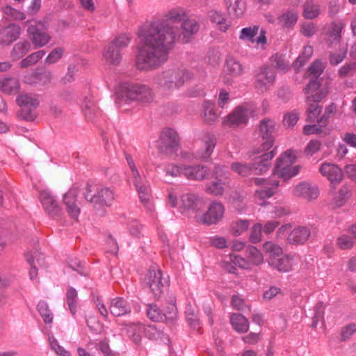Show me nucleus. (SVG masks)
<instances>
[{
    "instance_id": "obj_1",
    "label": "nucleus",
    "mask_w": 356,
    "mask_h": 356,
    "mask_svg": "<svg viewBox=\"0 0 356 356\" xmlns=\"http://www.w3.org/2000/svg\"><path fill=\"white\" fill-rule=\"evenodd\" d=\"M186 17L184 8H174L164 18L151 21L140 27L135 61L138 70H152L168 60L170 50L180 37L179 28L174 24L184 21Z\"/></svg>"
},
{
    "instance_id": "obj_2",
    "label": "nucleus",
    "mask_w": 356,
    "mask_h": 356,
    "mask_svg": "<svg viewBox=\"0 0 356 356\" xmlns=\"http://www.w3.org/2000/svg\"><path fill=\"white\" fill-rule=\"evenodd\" d=\"M188 74L185 70L167 69L158 73L154 78V82L165 93L172 94L184 86L189 77Z\"/></svg>"
},
{
    "instance_id": "obj_3",
    "label": "nucleus",
    "mask_w": 356,
    "mask_h": 356,
    "mask_svg": "<svg viewBox=\"0 0 356 356\" xmlns=\"http://www.w3.org/2000/svg\"><path fill=\"white\" fill-rule=\"evenodd\" d=\"M116 104L120 106L132 102H150L154 95L151 88L145 85L133 84L124 86L117 92Z\"/></svg>"
},
{
    "instance_id": "obj_4",
    "label": "nucleus",
    "mask_w": 356,
    "mask_h": 356,
    "mask_svg": "<svg viewBox=\"0 0 356 356\" xmlns=\"http://www.w3.org/2000/svg\"><path fill=\"white\" fill-rule=\"evenodd\" d=\"M297 159L296 152L291 149L284 152L277 159V163L273 169V174L286 181L297 175L301 166L293 165Z\"/></svg>"
},
{
    "instance_id": "obj_5",
    "label": "nucleus",
    "mask_w": 356,
    "mask_h": 356,
    "mask_svg": "<svg viewBox=\"0 0 356 356\" xmlns=\"http://www.w3.org/2000/svg\"><path fill=\"white\" fill-rule=\"evenodd\" d=\"M26 24L27 25V36L34 49L44 47L51 42L52 37L47 31L44 22L31 19L27 21Z\"/></svg>"
},
{
    "instance_id": "obj_6",
    "label": "nucleus",
    "mask_w": 356,
    "mask_h": 356,
    "mask_svg": "<svg viewBox=\"0 0 356 356\" xmlns=\"http://www.w3.org/2000/svg\"><path fill=\"white\" fill-rule=\"evenodd\" d=\"M131 172L132 182L137 191L141 203L149 211L154 209L152 202L151 189L149 181L145 177L142 176L138 170H134Z\"/></svg>"
},
{
    "instance_id": "obj_7",
    "label": "nucleus",
    "mask_w": 356,
    "mask_h": 356,
    "mask_svg": "<svg viewBox=\"0 0 356 356\" xmlns=\"http://www.w3.org/2000/svg\"><path fill=\"white\" fill-rule=\"evenodd\" d=\"M145 282L151 289L155 298H159L168 285L167 277L157 266H152L146 275Z\"/></svg>"
},
{
    "instance_id": "obj_8",
    "label": "nucleus",
    "mask_w": 356,
    "mask_h": 356,
    "mask_svg": "<svg viewBox=\"0 0 356 356\" xmlns=\"http://www.w3.org/2000/svg\"><path fill=\"white\" fill-rule=\"evenodd\" d=\"M276 78L275 70L268 66H262L256 70L254 86L260 92L268 91L274 84Z\"/></svg>"
},
{
    "instance_id": "obj_9",
    "label": "nucleus",
    "mask_w": 356,
    "mask_h": 356,
    "mask_svg": "<svg viewBox=\"0 0 356 356\" xmlns=\"http://www.w3.org/2000/svg\"><path fill=\"white\" fill-rule=\"evenodd\" d=\"M16 102L22 108L18 113V117L26 121L33 120L35 117L33 110L39 104V101L36 97L32 94H22L17 97Z\"/></svg>"
},
{
    "instance_id": "obj_10",
    "label": "nucleus",
    "mask_w": 356,
    "mask_h": 356,
    "mask_svg": "<svg viewBox=\"0 0 356 356\" xmlns=\"http://www.w3.org/2000/svg\"><path fill=\"white\" fill-rule=\"evenodd\" d=\"M251 115V110L247 105L236 106L229 115L222 119V124L229 127L245 125Z\"/></svg>"
},
{
    "instance_id": "obj_11",
    "label": "nucleus",
    "mask_w": 356,
    "mask_h": 356,
    "mask_svg": "<svg viewBox=\"0 0 356 356\" xmlns=\"http://www.w3.org/2000/svg\"><path fill=\"white\" fill-rule=\"evenodd\" d=\"M204 207V200L195 194L186 193L181 197V204L179 206L181 212L193 215L196 220L197 216L200 215Z\"/></svg>"
},
{
    "instance_id": "obj_12",
    "label": "nucleus",
    "mask_w": 356,
    "mask_h": 356,
    "mask_svg": "<svg viewBox=\"0 0 356 356\" xmlns=\"http://www.w3.org/2000/svg\"><path fill=\"white\" fill-rule=\"evenodd\" d=\"M128 332L132 337L133 341L136 343H138L140 341L141 337L140 333L142 332L150 339H161L163 341L167 339L163 332L159 330L154 325H144L140 323H136L133 325V327L129 328Z\"/></svg>"
},
{
    "instance_id": "obj_13",
    "label": "nucleus",
    "mask_w": 356,
    "mask_h": 356,
    "mask_svg": "<svg viewBox=\"0 0 356 356\" xmlns=\"http://www.w3.org/2000/svg\"><path fill=\"white\" fill-rule=\"evenodd\" d=\"M90 186L86 188L85 198L88 202L94 204L95 207L99 205L110 206L114 200L113 192L107 187L101 188L97 190L95 194H90Z\"/></svg>"
},
{
    "instance_id": "obj_14",
    "label": "nucleus",
    "mask_w": 356,
    "mask_h": 356,
    "mask_svg": "<svg viewBox=\"0 0 356 356\" xmlns=\"http://www.w3.org/2000/svg\"><path fill=\"white\" fill-rule=\"evenodd\" d=\"M225 207L220 202H213L210 204L206 213L197 216V222L206 225L218 223L223 217Z\"/></svg>"
},
{
    "instance_id": "obj_15",
    "label": "nucleus",
    "mask_w": 356,
    "mask_h": 356,
    "mask_svg": "<svg viewBox=\"0 0 356 356\" xmlns=\"http://www.w3.org/2000/svg\"><path fill=\"white\" fill-rule=\"evenodd\" d=\"M256 186L260 187L255 191V196L260 199H266L272 197L280 186L278 180L269 178L257 177L254 179Z\"/></svg>"
},
{
    "instance_id": "obj_16",
    "label": "nucleus",
    "mask_w": 356,
    "mask_h": 356,
    "mask_svg": "<svg viewBox=\"0 0 356 356\" xmlns=\"http://www.w3.org/2000/svg\"><path fill=\"white\" fill-rule=\"evenodd\" d=\"M178 146L179 138L177 133L172 129H163L159 138V149L165 154H171L177 149Z\"/></svg>"
},
{
    "instance_id": "obj_17",
    "label": "nucleus",
    "mask_w": 356,
    "mask_h": 356,
    "mask_svg": "<svg viewBox=\"0 0 356 356\" xmlns=\"http://www.w3.org/2000/svg\"><path fill=\"white\" fill-rule=\"evenodd\" d=\"M39 200L44 212L51 218L59 216L61 209L55 196L49 190H42L39 194Z\"/></svg>"
},
{
    "instance_id": "obj_18",
    "label": "nucleus",
    "mask_w": 356,
    "mask_h": 356,
    "mask_svg": "<svg viewBox=\"0 0 356 356\" xmlns=\"http://www.w3.org/2000/svg\"><path fill=\"white\" fill-rule=\"evenodd\" d=\"M260 149L254 153H261V154L255 157L253 163H251L254 175H263L268 172L271 166V160L275 154V149L268 152H264L265 151H262L261 147Z\"/></svg>"
},
{
    "instance_id": "obj_19",
    "label": "nucleus",
    "mask_w": 356,
    "mask_h": 356,
    "mask_svg": "<svg viewBox=\"0 0 356 356\" xmlns=\"http://www.w3.org/2000/svg\"><path fill=\"white\" fill-rule=\"evenodd\" d=\"M318 171L332 186H336L341 183L344 177L341 168L334 163H323L320 165Z\"/></svg>"
},
{
    "instance_id": "obj_20",
    "label": "nucleus",
    "mask_w": 356,
    "mask_h": 356,
    "mask_svg": "<svg viewBox=\"0 0 356 356\" xmlns=\"http://www.w3.org/2000/svg\"><path fill=\"white\" fill-rule=\"evenodd\" d=\"M304 90L307 103H318L328 94L327 88H321V83L318 79L311 80Z\"/></svg>"
},
{
    "instance_id": "obj_21",
    "label": "nucleus",
    "mask_w": 356,
    "mask_h": 356,
    "mask_svg": "<svg viewBox=\"0 0 356 356\" xmlns=\"http://www.w3.org/2000/svg\"><path fill=\"white\" fill-rule=\"evenodd\" d=\"M260 134L265 141L261 145L262 151H268L273 145V134L275 131V122L270 119H264L259 126Z\"/></svg>"
},
{
    "instance_id": "obj_22",
    "label": "nucleus",
    "mask_w": 356,
    "mask_h": 356,
    "mask_svg": "<svg viewBox=\"0 0 356 356\" xmlns=\"http://www.w3.org/2000/svg\"><path fill=\"white\" fill-rule=\"evenodd\" d=\"M169 312L163 314L156 305H149L147 309V317L153 321H160L165 318L168 322L172 321L177 316V309L175 304L168 307Z\"/></svg>"
},
{
    "instance_id": "obj_23",
    "label": "nucleus",
    "mask_w": 356,
    "mask_h": 356,
    "mask_svg": "<svg viewBox=\"0 0 356 356\" xmlns=\"http://www.w3.org/2000/svg\"><path fill=\"white\" fill-rule=\"evenodd\" d=\"M291 193L293 196L301 197L308 201H312L318 197L319 190L317 186L302 182L296 185L292 188Z\"/></svg>"
},
{
    "instance_id": "obj_24",
    "label": "nucleus",
    "mask_w": 356,
    "mask_h": 356,
    "mask_svg": "<svg viewBox=\"0 0 356 356\" xmlns=\"http://www.w3.org/2000/svg\"><path fill=\"white\" fill-rule=\"evenodd\" d=\"M21 35V27L15 24H10L0 29V45L8 46L17 40Z\"/></svg>"
},
{
    "instance_id": "obj_25",
    "label": "nucleus",
    "mask_w": 356,
    "mask_h": 356,
    "mask_svg": "<svg viewBox=\"0 0 356 356\" xmlns=\"http://www.w3.org/2000/svg\"><path fill=\"white\" fill-rule=\"evenodd\" d=\"M78 194L79 188L73 187L63 197V202L66 206L67 211L74 219H76L80 213V208L77 204L76 200Z\"/></svg>"
},
{
    "instance_id": "obj_26",
    "label": "nucleus",
    "mask_w": 356,
    "mask_h": 356,
    "mask_svg": "<svg viewBox=\"0 0 356 356\" xmlns=\"http://www.w3.org/2000/svg\"><path fill=\"white\" fill-rule=\"evenodd\" d=\"M183 175L190 180L202 181L208 175V169L204 165H185L182 166Z\"/></svg>"
},
{
    "instance_id": "obj_27",
    "label": "nucleus",
    "mask_w": 356,
    "mask_h": 356,
    "mask_svg": "<svg viewBox=\"0 0 356 356\" xmlns=\"http://www.w3.org/2000/svg\"><path fill=\"white\" fill-rule=\"evenodd\" d=\"M268 264L278 271L286 273L292 270L295 262L293 257L284 255L280 258L269 259Z\"/></svg>"
},
{
    "instance_id": "obj_28",
    "label": "nucleus",
    "mask_w": 356,
    "mask_h": 356,
    "mask_svg": "<svg viewBox=\"0 0 356 356\" xmlns=\"http://www.w3.org/2000/svg\"><path fill=\"white\" fill-rule=\"evenodd\" d=\"M310 234L311 230L309 227L299 226L290 232L287 240L292 244H303L308 240Z\"/></svg>"
},
{
    "instance_id": "obj_29",
    "label": "nucleus",
    "mask_w": 356,
    "mask_h": 356,
    "mask_svg": "<svg viewBox=\"0 0 356 356\" xmlns=\"http://www.w3.org/2000/svg\"><path fill=\"white\" fill-rule=\"evenodd\" d=\"M181 34L179 38H181V40L184 43L188 42L193 35L197 33L200 29V24L198 22L193 19L184 20L181 25Z\"/></svg>"
},
{
    "instance_id": "obj_30",
    "label": "nucleus",
    "mask_w": 356,
    "mask_h": 356,
    "mask_svg": "<svg viewBox=\"0 0 356 356\" xmlns=\"http://www.w3.org/2000/svg\"><path fill=\"white\" fill-rule=\"evenodd\" d=\"M109 309L114 316H121L131 312V307L127 302L120 297L111 299Z\"/></svg>"
},
{
    "instance_id": "obj_31",
    "label": "nucleus",
    "mask_w": 356,
    "mask_h": 356,
    "mask_svg": "<svg viewBox=\"0 0 356 356\" xmlns=\"http://www.w3.org/2000/svg\"><path fill=\"white\" fill-rule=\"evenodd\" d=\"M21 88L19 80L15 77L0 78V90L7 95H16Z\"/></svg>"
},
{
    "instance_id": "obj_32",
    "label": "nucleus",
    "mask_w": 356,
    "mask_h": 356,
    "mask_svg": "<svg viewBox=\"0 0 356 356\" xmlns=\"http://www.w3.org/2000/svg\"><path fill=\"white\" fill-rule=\"evenodd\" d=\"M103 57L108 65H116L122 60V54L119 49H116L115 44H108L103 53Z\"/></svg>"
},
{
    "instance_id": "obj_33",
    "label": "nucleus",
    "mask_w": 356,
    "mask_h": 356,
    "mask_svg": "<svg viewBox=\"0 0 356 356\" xmlns=\"http://www.w3.org/2000/svg\"><path fill=\"white\" fill-rule=\"evenodd\" d=\"M31 49V44L26 40H22L15 43L10 51V56L14 60H19Z\"/></svg>"
},
{
    "instance_id": "obj_34",
    "label": "nucleus",
    "mask_w": 356,
    "mask_h": 356,
    "mask_svg": "<svg viewBox=\"0 0 356 356\" xmlns=\"http://www.w3.org/2000/svg\"><path fill=\"white\" fill-rule=\"evenodd\" d=\"M82 111L89 120H92L98 113V109L93 101L92 97L90 95L86 96L81 104Z\"/></svg>"
},
{
    "instance_id": "obj_35",
    "label": "nucleus",
    "mask_w": 356,
    "mask_h": 356,
    "mask_svg": "<svg viewBox=\"0 0 356 356\" xmlns=\"http://www.w3.org/2000/svg\"><path fill=\"white\" fill-rule=\"evenodd\" d=\"M343 27L344 24L342 22L333 24L332 25L331 31L329 33V40L330 41V44L328 47L346 46V44L341 42V31Z\"/></svg>"
},
{
    "instance_id": "obj_36",
    "label": "nucleus",
    "mask_w": 356,
    "mask_h": 356,
    "mask_svg": "<svg viewBox=\"0 0 356 356\" xmlns=\"http://www.w3.org/2000/svg\"><path fill=\"white\" fill-rule=\"evenodd\" d=\"M298 19V14L293 10H288L277 17V23L283 28H292Z\"/></svg>"
},
{
    "instance_id": "obj_37",
    "label": "nucleus",
    "mask_w": 356,
    "mask_h": 356,
    "mask_svg": "<svg viewBox=\"0 0 356 356\" xmlns=\"http://www.w3.org/2000/svg\"><path fill=\"white\" fill-rule=\"evenodd\" d=\"M215 146L216 142L213 136L207 135L203 140L202 147L197 152V156L200 159L209 158L213 152Z\"/></svg>"
},
{
    "instance_id": "obj_38",
    "label": "nucleus",
    "mask_w": 356,
    "mask_h": 356,
    "mask_svg": "<svg viewBox=\"0 0 356 356\" xmlns=\"http://www.w3.org/2000/svg\"><path fill=\"white\" fill-rule=\"evenodd\" d=\"M210 20L216 24L217 28L221 31H226L230 26V22L225 15L218 11H211L209 15Z\"/></svg>"
},
{
    "instance_id": "obj_39",
    "label": "nucleus",
    "mask_w": 356,
    "mask_h": 356,
    "mask_svg": "<svg viewBox=\"0 0 356 356\" xmlns=\"http://www.w3.org/2000/svg\"><path fill=\"white\" fill-rule=\"evenodd\" d=\"M215 104L209 101H205L203 104V118L205 122L209 124L214 123L218 118Z\"/></svg>"
},
{
    "instance_id": "obj_40",
    "label": "nucleus",
    "mask_w": 356,
    "mask_h": 356,
    "mask_svg": "<svg viewBox=\"0 0 356 356\" xmlns=\"http://www.w3.org/2000/svg\"><path fill=\"white\" fill-rule=\"evenodd\" d=\"M233 328L238 332L244 333L248 330V319L240 314H233L230 318Z\"/></svg>"
},
{
    "instance_id": "obj_41",
    "label": "nucleus",
    "mask_w": 356,
    "mask_h": 356,
    "mask_svg": "<svg viewBox=\"0 0 356 356\" xmlns=\"http://www.w3.org/2000/svg\"><path fill=\"white\" fill-rule=\"evenodd\" d=\"M350 197V188L346 185H343L334 197L332 204L334 207H341L344 205Z\"/></svg>"
},
{
    "instance_id": "obj_42",
    "label": "nucleus",
    "mask_w": 356,
    "mask_h": 356,
    "mask_svg": "<svg viewBox=\"0 0 356 356\" xmlns=\"http://www.w3.org/2000/svg\"><path fill=\"white\" fill-rule=\"evenodd\" d=\"M228 184L215 179L207 184L205 191L208 194L214 196H221L223 195L225 188Z\"/></svg>"
},
{
    "instance_id": "obj_43",
    "label": "nucleus",
    "mask_w": 356,
    "mask_h": 356,
    "mask_svg": "<svg viewBox=\"0 0 356 356\" xmlns=\"http://www.w3.org/2000/svg\"><path fill=\"white\" fill-rule=\"evenodd\" d=\"M211 177L216 180L229 183L230 177L227 168L225 165L216 164L211 172Z\"/></svg>"
},
{
    "instance_id": "obj_44",
    "label": "nucleus",
    "mask_w": 356,
    "mask_h": 356,
    "mask_svg": "<svg viewBox=\"0 0 356 356\" xmlns=\"http://www.w3.org/2000/svg\"><path fill=\"white\" fill-rule=\"evenodd\" d=\"M248 261L252 265H259L264 261L262 253L254 246L249 245L246 249Z\"/></svg>"
},
{
    "instance_id": "obj_45",
    "label": "nucleus",
    "mask_w": 356,
    "mask_h": 356,
    "mask_svg": "<svg viewBox=\"0 0 356 356\" xmlns=\"http://www.w3.org/2000/svg\"><path fill=\"white\" fill-rule=\"evenodd\" d=\"M225 69L227 73L234 76L241 75L243 71L242 65L233 57L227 58Z\"/></svg>"
},
{
    "instance_id": "obj_46",
    "label": "nucleus",
    "mask_w": 356,
    "mask_h": 356,
    "mask_svg": "<svg viewBox=\"0 0 356 356\" xmlns=\"http://www.w3.org/2000/svg\"><path fill=\"white\" fill-rule=\"evenodd\" d=\"M230 168L234 172L242 177H249L253 175L251 163L233 162Z\"/></svg>"
},
{
    "instance_id": "obj_47",
    "label": "nucleus",
    "mask_w": 356,
    "mask_h": 356,
    "mask_svg": "<svg viewBox=\"0 0 356 356\" xmlns=\"http://www.w3.org/2000/svg\"><path fill=\"white\" fill-rule=\"evenodd\" d=\"M66 302L71 314L73 316L75 315L78 303V293L73 287L70 286L67 289L66 293Z\"/></svg>"
},
{
    "instance_id": "obj_48",
    "label": "nucleus",
    "mask_w": 356,
    "mask_h": 356,
    "mask_svg": "<svg viewBox=\"0 0 356 356\" xmlns=\"http://www.w3.org/2000/svg\"><path fill=\"white\" fill-rule=\"evenodd\" d=\"M334 48L336 49V51H330V63L332 65H337L344 60L347 54V47L337 46V47Z\"/></svg>"
},
{
    "instance_id": "obj_49",
    "label": "nucleus",
    "mask_w": 356,
    "mask_h": 356,
    "mask_svg": "<svg viewBox=\"0 0 356 356\" xmlns=\"http://www.w3.org/2000/svg\"><path fill=\"white\" fill-rule=\"evenodd\" d=\"M320 14L319 6L317 4H315L312 1H307L303 5V12L302 15L306 19H312L318 16Z\"/></svg>"
},
{
    "instance_id": "obj_50",
    "label": "nucleus",
    "mask_w": 356,
    "mask_h": 356,
    "mask_svg": "<svg viewBox=\"0 0 356 356\" xmlns=\"http://www.w3.org/2000/svg\"><path fill=\"white\" fill-rule=\"evenodd\" d=\"M45 51L39 50L29 54L20 62V67H27L36 64L45 55Z\"/></svg>"
},
{
    "instance_id": "obj_51",
    "label": "nucleus",
    "mask_w": 356,
    "mask_h": 356,
    "mask_svg": "<svg viewBox=\"0 0 356 356\" xmlns=\"http://www.w3.org/2000/svg\"><path fill=\"white\" fill-rule=\"evenodd\" d=\"M25 257L26 261L31 265L29 275L30 278L33 280V278L36 277L38 274L37 268L35 266V261H36L38 263H39L40 260V253L38 252H34V253L33 254L31 252H27L25 253Z\"/></svg>"
},
{
    "instance_id": "obj_52",
    "label": "nucleus",
    "mask_w": 356,
    "mask_h": 356,
    "mask_svg": "<svg viewBox=\"0 0 356 356\" xmlns=\"http://www.w3.org/2000/svg\"><path fill=\"white\" fill-rule=\"evenodd\" d=\"M313 54V47L311 45L304 47L302 54L296 58L293 65L296 68L302 67Z\"/></svg>"
},
{
    "instance_id": "obj_53",
    "label": "nucleus",
    "mask_w": 356,
    "mask_h": 356,
    "mask_svg": "<svg viewBox=\"0 0 356 356\" xmlns=\"http://www.w3.org/2000/svg\"><path fill=\"white\" fill-rule=\"evenodd\" d=\"M65 52V48L58 47L51 50L44 59L45 65H51L57 63L63 56Z\"/></svg>"
},
{
    "instance_id": "obj_54",
    "label": "nucleus",
    "mask_w": 356,
    "mask_h": 356,
    "mask_svg": "<svg viewBox=\"0 0 356 356\" xmlns=\"http://www.w3.org/2000/svg\"><path fill=\"white\" fill-rule=\"evenodd\" d=\"M37 309L45 323H52L53 314L46 302L43 300L40 301L37 305Z\"/></svg>"
},
{
    "instance_id": "obj_55",
    "label": "nucleus",
    "mask_w": 356,
    "mask_h": 356,
    "mask_svg": "<svg viewBox=\"0 0 356 356\" xmlns=\"http://www.w3.org/2000/svg\"><path fill=\"white\" fill-rule=\"evenodd\" d=\"M259 26L257 25L243 28L240 32L239 38L254 42V37L259 33Z\"/></svg>"
},
{
    "instance_id": "obj_56",
    "label": "nucleus",
    "mask_w": 356,
    "mask_h": 356,
    "mask_svg": "<svg viewBox=\"0 0 356 356\" xmlns=\"http://www.w3.org/2000/svg\"><path fill=\"white\" fill-rule=\"evenodd\" d=\"M263 249L269 255L270 259L276 258V257H279L282 254V248L271 241H267L264 243Z\"/></svg>"
},
{
    "instance_id": "obj_57",
    "label": "nucleus",
    "mask_w": 356,
    "mask_h": 356,
    "mask_svg": "<svg viewBox=\"0 0 356 356\" xmlns=\"http://www.w3.org/2000/svg\"><path fill=\"white\" fill-rule=\"evenodd\" d=\"M2 12L10 20H23L26 18L24 13L12 8L10 6H6L2 8Z\"/></svg>"
},
{
    "instance_id": "obj_58",
    "label": "nucleus",
    "mask_w": 356,
    "mask_h": 356,
    "mask_svg": "<svg viewBox=\"0 0 356 356\" xmlns=\"http://www.w3.org/2000/svg\"><path fill=\"white\" fill-rule=\"evenodd\" d=\"M308 105L307 108V120L309 122L318 121V115L322 111V108L318 103L309 102L307 103Z\"/></svg>"
},
{
    "instance_id": "obj_59",
    "label": "nucleus",
    "mask_w": 356,
    "mask_h": 356,
    "mask_svg": "<svg viewBox=\"0 0 356 356\" xmlns=\"http://www.w3.org/2000/svg\"><path fill=\"white\" fill-rule=\"evenodd\" d=\"M324 127L321 126L318 123V124L306 125L303 128V134L305 135L322 134L326 136L330 134V130L329 129H323Z\"/></svg>"
},
{
    "instance_id": "obj_60",
    "label": "nucleus",
    "mask_w": 356,
    "mask_h": 356,
    "mask_svg": "<svg viewBox=\"0 0 356 356\" xmlns=\"http://www.w3.org/2000/svg\"><path fill=\"white\" fill-rule=\"evenodd\" d=\"M250 225L248 220H239L232 223L231 232L234 236H239L245 232Z\"/></svg>"
},
{
    "instance_id": "obj_61",
    "label": "nucleus",
    "mask_w": 356,
    "mask_h": 356,
    "mask_svg": "<svg viewBox=\"0 0 356 356\" xmlns=\"http://www.w3.org/2000/svg\"><path fill=\"white\" fill-rule=\"evenodd\" d=\"M271 63L278 70L285 72L289 68V63L282 54H275L271 57Z\"/></svg>"
},
{
    "instance_id": "obj_62",
    "label": "nucleus",
    "mask_w": 356,
    "mask_h": 356,
    "mask_svg": "<svg viewBox=\"0 0 356 356\" xmlns=\"http://www.w3.org/2000/svg\"><path fill=\"white\" fill-rule=\"evenodd\" d=\"M229 14L236 17H241L245 11V5L241 0H234L230 6H227Z\"/></svg>"
},
{
    "instance_id": "obj_63",
    "label": "nucleus",
    "mask_w": 356,
    "mask_h": 356,
    "mask_svg": "<svg viewBox=\"0 0 356 356\" xmlns=\"http://www.w3.org/2000/svg\"><path fill=\"white\" fill-rule=\"evenodd\" d=\"M182 165H177L173 163L167 164L164 168L166 177H178L183 175Z\"/></svg>"
},
{
    "instance_id": "obj_64",
    "label": "nucleus",
    "mask_w": 356,
    "mask_h": 356,
    "mask_svg": "<svg viewBox=\"0 0 356 356\" xmlns=\"http://www.w3.org/2000/svg\"><path fill=\"white\" fill-rule=\"evenodd\" d=\"M49 341L51 349H53L57 355L60 356H72L68 350H65L59 344L58 341L54 336L49 337Z\"/></svg>"
}]
</instances>
